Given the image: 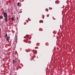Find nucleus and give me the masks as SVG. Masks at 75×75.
I'll list each match as a JSON object with an SVG mask.
<instances>
[{"label": "nucleus", "mask_w": 75, "mask_h": 75, "mask_svg": "<svg viewBox=\"0 0 75 75\" xmlns=\"http://www.w3.org/2000/svg\"><path fill=\"white\" fill-rule=\"evenodd\" d=\"M18 17L17 18V20H18Z\"/></svg>", "instance_id": "obj_14"}, {"label": "nucleus", "mask_w": 75, "mask_h": 75, "mask_svg": "<svg viewBox=\"0 0 75 75\" xmlns=\"http://www.w3.org/2000/svg\"><path fill=\"white\" fill-rule=\"evenodd\" d=\"M14 17H12V18H11V20H12V21H14Z\"/></svg>", "instance_id": "obj_5"}, {"label": "nucleus", "mask_w": 75, "mask_h": 75, "mask_svg": "<svg viewBox=\"0 0 75 75\" xmlns=\"http://www.w3.org/2000/svg\"><path fill=\"white\" fill-rule=\"evenodd\" d=\"M7 34H6L5 35V38H6V37H7Z\"/></svg>", "instance_id": "obj_8"}, {"label": "nucleus", "mask_w": 75, "mask_h": 75, "mask_svg": "<svg viewBox=\"0 0 75 75\" xmlns=\"http://www.w3.org/2000/svg\"><path fill=\"white\" fill-rule=\"evenodd\" d=\"M37 58H38V57H37Z\"/></svg>", "instance_id": "obj_15"}, {"label": "nucleus", "mask_w": 75, "mask_h": 75, "mask_svg": "<svg viewBox=\"0 0 75 75\" xmlns=\"http://www.w3.org/2000/svg\"><path fill=\"white\" fill-rule=\"evenodd\" d=\"M34 51H35V50H33V52H34Z\"/></svg>", "instance_id": "obj_11"}, {"label": "nucleus", "mask_w": 75, "mask_h": 75, "mask_svg": "<svg viewBox=\"0 0 75 75\" xmlns=\"http://www.w3.org/2000/svg\"><path fill=\"white\" fill-rule=\"evenodd\" d=\"M28 42V41L27 40L26 41V42Z\"/></svg>", "instance_id": "obj_12"}, {"label": "nucleus", "mask_w": 75, "mask_h": 75, "mask_svg": "<svg viewBox=\"0 0 75 75\" xmlns=\"http://www.w3.org/2000/svg\"><path fill=\"white\" fill-rule=\"evenodd\" d=\"M13 64H14V60H13Z\"/></svg>", "instance_id": "obj_10"}, {"label": "nucleus", "mask_w": 75, "mask_h": 75, "mask_svg": "<svg viewBox=\"0 0 75 75\" xmlns=\"http://www.w3.org/2000/svg\"><path fill=\"white\" fill-rule=\"evenodd\" d=\"M4 16L5 17V20L7 22L8 20V16L7 15V13L6 12H5L4 13Z\"/></svg>", "instance_id": "obj_1"}, {"label": "nucleus", "mask_w": 75, "mask_h": 75, "mask_svg": "<svg viewBox=\"0 0 75 75\" xmlns=\"http://www.w3.org/2000/svg\"><path fill=\"white\" fill-rule=\"evenodd\" d=\"M9 39H10V37H7V38L6 39V40L7 41L9 40Z\"/></svg>", "instance_id": "obj_2"}, {"label": "nucleus", "mask_w": 75, "mask_h": 75, "mask_svg": "<svg viewBox=\"0 0 75 75\" xmlns=\"http://www.w3.org/2000/svg\"><path fill=\"white\" fill-rule=\"evenodd\" d=\"M45 11H47L48 12V9H46V10H45Z\"/></svg>", "instance_id": "obj_9"}, {"label": "nucleus", "mask_w": 75, "mask_h": 75, "mask_svg": "<svg viewBox=\"0 0 75 75\" xmlns=\"http://www.w3.org/2000/svg\"><path fill=\"white\" fill-rule=\"evenodd\" d=\"M56 4H58L59 3V1H55Z\"/></svg>", "instance_id": "obj_4"}, {"label": "nucleus", "mask_w": 75, "mask_h": 75, "mask_svg": "<svg viewBox=\"0 0 75 75\" xmlns=\"http://www.w3.org/2000/svg\"><path fill=\"white\" fill-rule=\"evenodd\" d=\"M3 16H0V19H3Z\"/></svg>", "instance_id": "obj_3"}, {"label": "nucleus", "mask_w": 75, "mask_h": 75, "mask_svg": "<svg viewBox=\"0 0 75 75\" xmlns=\"http://www.w3.org/2000/svg\"><path fill=\"white\" fill-rule=\"evenodd\" d=\"M40 23H43V21H40Z\"/></svg>", "instance_id": "obj_7"}, {"label": "nucleus", "mask_w": 75, "mask_h": 75, "mask_svg": "<svg viewBox=\"0 0 75 75\" xmlns=\"http://www.w3.org/2000/svg\"><path fill=\"white\" fill-rule=\"evenodd\" d=\"M17 6H20V3L18 2L17 4Z\"/></svg>", "instance_id": "obj_6"}, {"label": "nucleus", "mask_w": 75, "mask_h": 75, "mask_svg": "<svg viewBox=\"0 0 75 75\" xmlns=\"http://www.w3.org/2000/svg\"><path fill=\"white\" fill-rule=\"evenodd\" d=\"M43 18H44V15H43Z\"/></svg>", "instance_id": "obj_13"}]
</instances>
